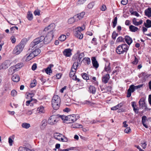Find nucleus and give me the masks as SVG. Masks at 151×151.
<instances>
[{
  "label": "nucleus",
  "instance_id": "obj_48",
  "mask_svg": "<svg viewBox=\"0 0 151 151\" xmlns=\"http://www.w3.org/2000/svg\"><path fill=\"white\" fill-rule=\"evenodd\" d=\"M118 35V33H116L115 32H114L112 34V37L113 39L115 40L116 39V37Z\"/></svg>",
  "mask_w": 151,
  "mask_h": 151
},
{
  "label": "nucleus",
  "instance_id": "obj_13",
  "mask_svg": "<svg viewBox=\"0 0 151 151\" xmlns=\"http://www.w3.org/2000/svg\"><path fill=\"white\" fill-rule=\"evenodd\" d=\"M54 137L55 138L59 141H62V137L63 135L60 133H55L54 134Z\"/></svg>",
  "mask_w": 151,
  "mask_h": 151
},
{
  "label": "nucleus",
  "instance_id": "obj_47",
  "mask_svg": "<svg viewBox=\"0 0 151 151\" xmlns=\"http://www.w3.org/2000/svg\"><path fill=\"white\" fill-rule=\"evenodd\" d=\"M117 17H115L114 21L113 22V28L115 27L116 26L117 23Z\"/></svg>",
  "mask_w": 151,
  "mask_h": 151
},
{
  "label": "nucleus",
  "instance_id": "obj_52",
  "mask_svg": "<svg viewBox=\"0 0 151 151\" xmlns=\"http://www.w3.org/2000/svg\"><path fill=\"white\" fill-rule=\"evenodd\" d=\"M131 132V130L129 127H127L124 130V132L126 133H128Z\"/></svg>",
  "mask_w": 151,
  "mask_h": 151
},
{
  "label": "nucleus",
  "instance_id": "obj_36",
  "mask_svg": "<svg viewBox=\"0 0 151 151\" xmlns=\"http://www.w3.org/2000/svg\"><path fill=\"white\" fill-rule=\"evenodd\" d=\"M22 126L24 128L27 129L30 127V125L29 123H24L22 124Z\"/></svg>",
  "mask_w": 151,
  "mask_h": 151
},
{
  "label": "nucleus",
  "instance_id": "obj_64",
  "mask_svg": "<svg viewBox=\"0 0 151 151\" xmlns=\"http://www.w3.org/2000/svg\"><path fill=\"white\" fill-rule=\"evenodd\" d=\"M143 84H142L139 85L137 86H134V90L135 89H137L138 88H139L142 87L143 86Z\"/></svg>",
  "mask_w": 151,
  "mask_h": 151
},
{
  "label": "nucleus",
  "instance_id": "obj_37",
  "mask_svg": "<svg viewBox=\"0 0 151 151\" xmlns=\"http://www.w3.org/2000/svg\"><path fill=\"white\" fill-rule=\"evenodd\" d=\"M29 95L31 98V99L27 101H26V105L27 106H28L30 103V102H32L33 100V99L32 98L33 96V94L32 93H29Z\"/></svg>",
  "mask_w": 151,
  "mask_h": 151
},
{
  "label": "nucleus",
  "instance_id": "obj_5",
  "mask_svg": "<svg viewBox=\"0 0 151 151\" xmlns=\"http://www.w3.org/2000/svg\"><path fill=\"white\" fill-rule=\"evenodd\" d=\"M44 41V36H41L35 39L30 44V47H34L40 42Z\"/></svg>",
  "mask_w": 151,
  "mask_h": 151
},
{
  "label": "nucleus",
  "instance_id": "obj_33",
  "mask_svg": "<svg viewBox=\"0 0 151 151\" xmlns=\"http://www.w3.org/2000/svg\"><path fill=\"white\" fill-rule=\"evenodd\" d=\"M110 65V63H109V64L107 66L106 65L104 68V70L105 71L107 72L108 73H110L111 71V68Z\"/></svg>",
  "mask_w": 151,
  "mask_h": 151
},
{
  "label": "nucleus",
  "instance_id": "obj_56",
  "mask_svg": "<svg viewBox=\"0 0 151 151\" xmlns=\"http://www.w3.org/2000/svg\"><path fill=\"white\" fill-rule=\"evenodd\" d=\"M138 60L135 56H134V60L132 62V63L134 64H137L138 62Z\"/></svg>",
  "mask_w": 151,
  "mask_h": 151
},
{
  "label": "nucleus",
  "instance_id": "obj_26",
  "mask_svg": "<svg viewBox=\"0 0 151 151\" xmlns=\"http://www.w3.org/2000/svg\"><path fill=\"white\" fill-rule=\"evenodd\" d=\"M27 55H28L27 57L26 58V60L27 61H29V60L32 59L33 58L35 57L34 55L33 54L32 52H30L28 54V52H27Z\"/></svg>",
  "mask_w": 151,
  "mask_h": 151
},
{
  "label": "nucleus",
  "instance_id": "obj_30",
  "mask_svg": "<svg viewBox=\"0 0 151 151\" xmlns=\"http://www.w3.org/2000/svg\"><path fill=\"white\" fill-rule=\"evenodd\" d=\"M89 91L93 94H95L96 91L95 87L93 86H90L89 88Z\"/></svg>",
  "mask_w": 151,
  "mask_h": 151
},
{
  "label": "nucleus",
  "instance_id": "obj_43",
  "mask_svg": "<svg viewBox=\"0 0 151 151\" xmlns=\"http://www.w3.org/2000/svg\"><path fill=\"white\" fill-rule=\"evenodd\" d=\"M78 65L77 63H76V62H75L72 66L71 69L76 71V69Z\"/></svg>",
  "mask_w": 151,
  "mask_h": 151
},
{
  "label": "nucleus",
  "instance_id": "obj_8",
  "mask_svg": "<svg viewBox=\"0 0 151 151\" xmlns=\"http://www.w3.org/2000/svg\"><path fill=\"white\" fill-rule=\"evenodd\" d=\"M27 41V40L26 38H23L21 40L19 45V52L23 50Z\"/></svg>",
  "mask_w": 151,
  "mask_h": 151
},
{
  "label": "nucleus",
  "instance_id": "obj_42",
  "mask_svg": "<svg viewBox=\"0 0 151 151\" xmlns=\"http://www.w3.org/2000/svg\"><path fill=\"white\" fill-rule=\"evenodd\" d=\"M85 28V26L83 25L82 27H78L76 29V31H79L80 32H81V31L84 30Z\"/></svg>",
  "mask_w": 151,
  "mask_h": 151
},
{
  "label": "nucleus",
  "instance_id": "obj_7",
  "mask_svg": "<svg viewBox=\"0 0 151 151\" xmlns=\"http://www.w3.org/2000/svg\"><path fill=\"white\" fill-rule=\"evenodd\" d=\"M55 27V24H50L47 27L45 28L44 30L45 31H47L48 30H50V31L49 32H52L53 34H54L55 30H54Z\"/></svg>",
  "mask_w": 151,
  "mask_h": 151
},
{
  "label": "nucleus",
  "instance_id": "obj_16",
  "mask_svg": "<svg viewBox=\"0 0 151 151\" xmlns=\"http://www.w3.org/2000/svg\"><path fill=\"white\" fill-rule=\"evenodd\" d=\"M71 50L70 49H67L65 50L63 52L64 55L66 57L70 56L71 55Z\"/></svg>",
  "mask_w": 151,
  "mask_h": 151
},
{
  "label": "nucleus",
  "instance_id": "obj_20",
  "mask_svg": "<svg viewBox=\"0 0 151 151\" xmlns=\"http://www.w3.org/2000/svg\"><path fill=\"white\" fill-rule=\"evenodd\" d=\"M145 15L148 17H151V8H148L145 11Z\"/></svg>",
  "mask_w": 151,
  "mask_h": 151
},
{
  "label": "nucleus",
  "instance_id": "obj_27",
  "mask_svg": "<svg viewBox=\"0 0 151 151\" xmlns=\"http://www.w3.org/2000/svg\"><path fill=\"white\" fill-rule=\"evenodd\" d=\"M147 120V118L146 116H144L142 117V124H143V125L146 128H148V127L147 125H146V124L145 123Z\"/></svg>",
  "mask_w": 151,
  "mask_h": 151
},
{
  "label": "nucleus",
  "instance_id": "obj_11",
  "mask_svg": "<svg viewBox=\"0 0 151 151\" xmlns=\"http://www.w3.org/2000/svg\"><path fill=\"white\" fill-rule=\"evenodd\" d=\"M10 61L9 60H6L5 61L1 64V68L2 69H5L10 66Z\"/></svg>",
  "mask_w": 151,
  "mask_h": 151
},
{
  "label": "nucleus",
  "instance_id": "obj_32",
  "mask_svg": "<svg viewBox=\"0 0 151 151\" xmlns=\"http://www.w3.org/2000/svg\"><path fill=\"white\" fill-rule=\"evenodd\" d=\"M144 25L145 27L149 28L151 27V20L149 19H147L146 20V22L144 23Z\"/></svg>",
  "mask_w": 151,
  "mask_h": 151
},
{
  "label": "nucleus",
  "instance_id": "obj_61",
  "mask_svg": "<svg viewBox=\"0 0 151 151\" xmlns=\"http://www.w3.org/2000/svg\"><path fill=\"white\" fill-rule=\"evenodd\" d=\"M37 67V64L36 63H34L32 66V70H35L36 69Z\"/></svg>",
  "mask_w": 151,
  "mask_h": 151
},
{
  "label": "nucleus",
  "instance_id": "obj_31",
  "mask_svg": "<svg viewBox=\"0 0 151 151\" xmlns=\"http://www.w3.org/2000/svg\"><path fill=\"white\" fill-rule=\"evenodd\" d=\"M120 45H121L122 49L124 50V52H127L129 48V47L128 45L126 44H122Z\"/></svg>",
  "mask_w": 151,
  "mask_h": 151
},
{
  "label": "nucleus",
  "instance_id": "obj_28",
  "mask_svg": "<svg viewBox=\"0 0 151 151\" xmlns=\"http://www.w3.org/2000/svg\"><path fill=\"white\" fill-rule=\"evenodd\" d=\"M19 45H18L16 46L14 48L13 51V53L16 55L19 54Z\"/></svg>",
  "mask_w": 151,
  "mask_h": 151
},
{
  "label": "nucleus",
  "instance_id": "obj_58",
  "mask_svg": "<svg viewBox=\"0 0 151 151\" xmlns=\"http://www.w3.org/2000/svg\"><path fill=\"white\" fill-rule=\"evenodd\" d=\"M12 42L13 43H14L16 41V39L14 36H12L11 38Z\"/></svg>",
  "mask_w": 151,
  "mask_h": 151
},
{
  "label": "nucleus",
  "instance_id": "obj_41",
  "mask_svg": "<svg viewBox=\"0 0 151 151\" xmlns=\"http://www.w3.org/2000/svg\"><path fill=\"white\" fill-rule=\"evenodd\" d=\"M122 106L121 104H118L117 105L114 106L111 108V109L113 110H115L120 108Z\"/></svg>",
  "mask_w": 151,
  "mask_h": 151
},
{
  "label": "nucleus",
  "instance_id": "obj_1",
  "mask_svg": "<svg viewBox=\"0 0 151 151\" xmlns=\"http://www.w3.org/2000/svg\"><path fill=\"white\" fill-rule=\"evenodd\" d=\"M52 106L55 110L58 109L60 104V99L59 96L54 95L52 100Z\"/></svg>",
  "mask_w": 151,
  "mask_h": 151
},
{
  "label": "nucleus",
  "instance_id": "obj_57",
  "mask_svg": "<svg viewBox=\"0 0 151 151\" xmlns=\"http://www.w3.org/2000/svg\"><path fill=\"white\" fill-rule=\"evenodd\" d=\"M106 91L107 92H110L112 89V87L111 86H108L106 88Z\"/></svg>",
  "mask_w": 151,
  "mask_h": 151
},
{
  "label": "nucleus",
  "instance_id": "obj_44",
  "mask_svg": "<svg viewBox=\"0 0 151 151\" xmlns=\"http://www.w3.org/2000/svg\"><path fill=\"white\" fill-rule=\"evenodd\" d=\"M37 110L39 111V112L41 113H44L45 112L44 107L42 106L38 107L37 109Z\"/></svg>",
  "mask_w": 151,
  "mask_h": 151
},
{
  "label": "nucleus",
  "instance_id": "obj_23",
  "mask_svg": "<svg viewBox=\"0 0 151 151\" xmlns=\"http://www.w3.org/2000/svg\"><path fill=\"white\" fill-rule=\"evenodd\" d=\"M74 35L76 37L80 39H82L83 37V35L79 31H75Z\"/></svg>",
  "mask_w": 151,
  "mask_h": 151
},
{
  "label": "nucleus",
  "instance_id": "obj_55",
  "mask_svg": "<svg viewBox=\"0 0 151 151\" xmlns=\"http://www.w3.org/2000/svg\"><path fill=\"white\" fill-rule=\"evenodd\" d=\"M118 42H123L124 41V39L122 37H119L117 39Z\"/></svg>",
  "mask_w": 151,
  "mask_h": 151
},
{
  "label": "nucleus",
  "instance_id": "obj_19",
  "mask_svg": "<svg viewBox=\"0 0 151 151\" xmlns=\"http://www.w3.org/2000/svg\"><path fill=\"white\" fill-rule=\"evenodd\" d=\"M85 14V13L84 12H82L80 14H77V15H75L74 17H76L77 19L76 20L78 21L82 19Z\"/></svg>",
  "mask_w": 151,
  "mask_h": 151
},
{
  "label": "nucleus",
  "instance_id": "obj_24",
  "mask_svg": "<svg viewBox=\"0 0 151 151\" xmlns=\"http://www.w3.org/2000/svg\"><path fill=\"white\" fill-rule=\"evenodd\" d=\"M116 52L117 53L119 54H123L125 52L124 50L122 49L121 45H120L119 46L117 47L116 49Z\"/></svg>",
  "mask_w": 151,
  "mask_h": 151
},
{
  "label": "nucleus",
  "instance_id": "obj_34",
  "mask_svg": "<svg viewBox=\"0 0 151 151\" xmlns=\"http://www.w3.org/2000/svg\"><path fill=\"white\" fill-rule=\"evenodd\" d=\"M76 17H74V16L72 18L69 19L68 20V23L69 24H72L76 20Z\"/></svg>",
  "mask_w": 151,
  "mask_h": 151
},
{
  "label": "nucleus",
  "instance_id": "obj_54",
  "mask_svg": "<svg viewBox=\"0 0 151 151\" xmlns=\"http://www.w3.org/2000/svg\"><path fill=\"white\" fill-rule=\"evenodd\" d=\"M87 62V64L88 65L89 64L91 63V60L90 58H85L83 59Z\"/></svg>",
  "mask_w": 151,
  "mask_h": 151
},
{
  "label": "nucleus",
  "instance_id": "obj_3",
  "mask_svg": "<svg viewBox=\"0 0 151 151\" xmlns=\"http://www.w3.org/2000/svg\"><path fill=\"white\" fill-rule=\"evenodd\" d=\"M54 34L52 32H48L45 37L44 36L43 42L45 44H47L50 43L52 40L54 36Z\"/></svg>",
  "mask_w": 151,
  "mask_h": 151
},
{
  "label": "nucleus",
  "instance_id": "obj_6",
  "mask_svg": "<svg viewBox=\"0 0 151 151\" xmlns=\"http://www.w3.org/2000/svg\"><path fill=\"white\" fill-rule=\"evenodd\" d=\"M36 47V46L33 47H30L29 50L27 51L28 54L30 52H32L35 57L38 55L41 52V50L39 49H35V48Z\"/></svg>",
  "mask_w": 151,
  "mask_h": 151
},
{
  "label": "nucleus",
  "instance_id": "obj_15",
  "mask_svg": "<svg viewBox=\"0 0 151 151\" xmlns=\"http://www.w3.org/2000/svg\"><path fill=\"white\" fill-rule=\"evenodd\" d=\"M54 66L52 64L49 65L45 69V73L47 74H50L52 73L51 68Z\"/></svg>",
  "mask_w": 151,
  "mask_h": 151
},
{
  "label": "nucleus",
  "instance_id": "obj_62",
  "mask_svg": "<svg viewBox=\"0 0 151 151\" xmlns=\"http://www.w3.org/2000/svg\"><path fill=\"white\" fill-rule=\"evenodd\" d=\"M128 2V0H122L121 3V4L123 5H126Z\"/></svg>",
  "mask_w": 151,
  "mask_h": 151
},
{
  "label": "nucleus",
  "instance_id": "obj_45",
  "mask_svg": "<svg viewBox=\"0 0 151 151\" xmlns=\"http://www.w3.org/2000/svg\"><path fill=\"white\" fill-rule=\"evenodd\" d=\"M66 36L64 35H61L59 38V40L61 41H63L66 39Z\"/></svg>",
  "mask_w": 151,
  "mask_h": 151
},
{
  "label": "nucleus",
  "instance_id": "obj_59",
  "mask_svg": "<svg viewBox=\"0 0 151 151\" xmlns=\"http://www.w3.org/2000/svg\"><path fill=\"white\" fill-rule=\"evenodd\" d=\"M10 106L12 108H16L18 106V105L17 104H16L14 103L12 104V103H10Z\"/></svg>",
  "mask_w": 151,
  "mask_h": 151
},
{
  "label": "nucleus",
  "instance_id": "obj_4",
  "mask_svg": "<svg viewBox=\"0 0 151 151\" xmlns=\"http://www.w3.org/2000/svg\"><path fill=\"white\" fill-rule=\"evenodd\" d=\"M67 121L68 122V123H71L76 121L79 118V116L78 114H72L69 115L67 116Z\"/></svg>",
  "mask_w": 151,
  "mask_h": 151
},
{
  "label": "nucleus",
  "instance_id": "obj_25",
  "mask_svg": "<svg viewBox=\"0 0 151 151\" xmlns=\"http://www.w3.org/2000/svg\"><path fill=\"white\" fill-rule=\"evenodd\" d=\"M47 122L46 120L44 119L42 121V124L40 126L41 129L42 130L44 129L47 125Z\"/></svg>",
  "mask_w": 151,
  "mask_h": 151
},
{
  "label": "nucleus",
  "instance_id": "obj_40",
  "mask_svg": "<svg viewBox=\"0 0 151 151\" xmlns=\"http://www.w3.org/2000/svg\"><path fill=\"white\" fill-rule=\"evenodd\" d=\"M76 72V70H73L71 69L69 74L70 77L74 78L75 76H75V74Z\"/></svg>",
  "mask_w": 151,
  "mask_h": 151
},
{
  "label": "nucleus",
  "instance_id": "obj_10",
  "mask_svg": "<svg viewBox=\"0 0 151 151\" xmlns=\"http://www.w3.org/2000/svg\"><path fill=\"white\" fill-rule=\"evenodd\" d=\"M134 91V85H131L127 90V98L130 97L131 95L132 92H133Z\"/></svg>",
  "mask_w": 151,
  "mask_h": 151
},
{
  "label": "nucleus",
  "instance_id": "obj_53",
  "mask_svg": "<svg viewBox=\"0 0 151 151\" xmlns=\"http://www.w3.org/2000/svg\"><path fill=\"white\" fill-rule=\"evenodd\" d=\"M17 94V92L15 90H13L11 91V95L13 96H15Z\"/></svg>",
  "mask_w": 151,
  "mask_h": 151
},
{
  "label": "nucleus",
  "instance_id": "obj_18",
  "mask_svg": "<svg viewBox=\"0 0 151 151\" xmlns=\"http://www.w3.org/2000/svg\"><path fill=\"white\" fill-rule=\"evenodd\" d=\"M137 19L135 18H133L132 20L133 24L135 26H138L141 24L143 22V20H140L138 22Z\"/></svg>",
  "mask_w": 151,
  "mask_h": 151
},
{
  "label": "nucleus",
  "instance_id": "obj_21",
  "mask_svg": "<svg viewBox=\"0 0 151 151\" xmlns=\"http://www.w3.org/2000/svg\"><path fill=\"white\" fill-rule=\"evenodd\" d=\"M73 60L75 62H76V63H77L78 64H81L82 61L81 60V59L80 58H79L76 55H75L73 57Z\"/></svg>",
  "mask_w": 151,
  "mask_h": 151
},
{
  "label": "nucleus",
  "instance_id": "obj_38",
  "mask_svg": "<svg viewBox=\"0 0 151 151\" xmlns=\"http://www.w3.org/2000/svg\"><path fill=\"white\" fill-rule=\"evenodd\" d=\"M27 18L29 20H31L33 19V15L30 11H28L27 13Z\"/></svg>",
  "mask_w": 151,
  "mask_h": 151
},
{
  "label": "nucleus",
  "instance_id": "obj_17",
  "mask_svg": "<svg viewBox=\"0 0 151 151\" xmlns=\"http://www.w3.org/2000/svg\"><path fill=\"white\" fill-rule=\"evenodd\" d=\"M124 39L126 42L129 45L133 41L132 38L128 36H126L124 38Z\"/></svg>",
  "mask_w": 151,
  "mask_h": 151
},
{
  "label": "nucleus",
  "instance_id": "obj_63",
  "mask_svg": "<svg viewBox=\"0 0 151 151\" xmlns=\"http://www.w3.org/2000/svg\"><path fill=\"white\" fill-rule=\"evenodd\" d=\"M13 141L12 139H11V137H9V141L8 142L9 144L10 145L12 146V142Z\"/></svg>",
  "mask_w": 151,
  "mask_h": 151
},
{
  "label": "nucleus",
  "instance_id": "obj_60",
  "mask_svg": "<svg viewBox=\"0 0 151 151\" xmlns=\"http://www.w3.org/2000/svg\"><path fill=\"white\" fill-rule=\"evenodd\" d=\"M106 9V6L104 5H103L101 7V10L102 11H105Z\"/></svg>",
  "mask_w": 151,
  "mask_h": 151
},
{
  "label": "nucleus",
  "instance_id": "obj_39",
  "mask_svg": "<svg viewBox=\"0 0 151 151\" xmlns=\"http://www.w3.org/2000/svg\"><path fill=\"white\" fill-rule=\"evenodd\" d=\"M83 78L86 80L89 79V76L88 74L86 73H83L81 74Z\"/></svg>",
  "mask_w": 151,
  "mask_h": 151
},
{
  "label": "nucleus",
  "instance_id": "obj_22",
  "mask_svg": "<svg viewBox=\"0 0 151 151\" xmlns=\"http://www.w3.org/2000/svg\"><path fill=\"white\" fill-rule=\"evenodd\" d=\"M19 70V69H17L14 67H11L9 69L8 73L9 74H12L18 71Z\"/></svg>",
  "mask_w": 151,
  "mask_h": 151
},
{
  "label": "nucleus",
  "instance_id": "obj_12",
  "mask_svg": "<svg viewBox=\"0 0 151 151\" xmlns=\"http://www.w3.org/2000/svg\"><path fill=\"white\" fill-rule=\"evenodd\" d=\"M92 62L93 67L97 68L99 66V64L96 60L95 57H93L91 58Z\"/></svg>",
  "mask_w": 151,
  "mask_h": 151
},
{
  "label": "nucleus",
  "instance_id": "obj_50",
  "mask_svg": "<svg viewBox=\"0 0 151 151\" xmlns=\"http://www.w3.org/2000/svg\"><path fill=\"white\" fill-rule=\"evenodd\" d=\"M40 10H36L34 12V15L35 16H39L40 15Z\"/></svg>",
  "mask_w": 151,
  "mask_h": 151
},
{
  "label": "nucleus",
  "instance_id": "obj_29",
  "mask_svg": "<svg viewBox=\"0 0 151 151\" xmlns=\"http://www.w3.org/2000/svg\"><path fill=\"white\" fill-rule=\"evenodd\" d=\"M129 30L132 32H135L138 30V29L137 27L132 25H131L129 27Z\"/></svg>",
  "mask_w": 151,
  "mask_h": 151
},
{
  "label": "nucleus",
  "instance_id": "obj_9",
  "mask_svg": "<svg viewBox=\"0 0 151 151\" xmlns=\"http://www.w3.org/2000/svg\"><path fill=\"white\" fill-rule=\"evenodd\" d=\"M145 100L144 98L141 99L139 102V105L140 108L143 109L144 107V109L147 110V108L146 104L145 103Z\"/></svg>",
  "mask_w": 151,
  "mask_h": 151
},
{
  "label": "nucleus",
  "instance_id": "obj_46",
  "mask_svg": "<svg viewBox=\"0 0 151 151\" xmlns=\"http://www.w3.org/2000/svg\"><path fill=\"white\" fill-rule=\"evenodd\" d=\"M94 5V2H91L88 4L87 5V7L89 9H91L93 7Z\"/></svg>",
  "mask_w": 151,
  "mask_h": 151
},
{
  "label": "nucleus",
  "instance_id": "obj_14",
  "mask_svg": "<svg viewBox=\"0 0 151 151\" xmlns=\"http://www.w3.org/2000/svg\"><path fill=\"white\" fill-rule=\"evenodd\" d=\"M110 78L109 75L107 74L103 77L102 81L105 84L106 83L108 82Z\"/></svg>",
  "mask_w": 151,
  "mask_h": 151
},
{
  "label": "nucleus",
  "instance_id": "obj_2",
  "mask_svg": "<svg viewBox=\"0 0 151 151\" xmlns=\"http://www.w3.org/2000/svg\"><path fill=\"white\" fill-rule=\"evenodd\" d=\"M59 115H53L50 116L48 120V123L53 125L57 123L58 121Z\"/></svg>",
  "mask_w": 151,
  "mask_h": 151
},
{
  "label": "nucleus",
  "instance_id": "obj_35",
  "mask_svg": "<svg viewBox=\"0 0 151 151\" xmlns=\"http://www.w3.org/2000/svg\"><path fill=\"white\" fill-rule=\"evenodd\" d=\"M12 79L14 82H17L19 81V76L15 74L13 76Z\"/></svg>",
  "mask_w": 151,
  "mask_h": 151
},
{
  "label": "nucleus",
  "instance_id": "obj_49",
  "mask_svg": "<svg viewBox=\"0 0 151 151\" xmlns=\"http://www.w3.org/2000/svg\"><path fill=\"white\" fill-rule=\"evenodd\" d=\"M60 117L63 120L67 121V116L64 115H59V118Z\"/></svg>",
  "mask_w": 151,
  "mask_h": 151
},
{
  "label": "nucleus",
  "instance_id": "obj_51",
  "mask_svg": "<svg viewBox=\"0 0 151 151\" xmlns=\"http://www.w3.org/2000/svg\"><path fill=\"white\" fill-rule=\"evenodd\" d=\"M28 148L24 147H19V150L20 151H27Z\"/></svg>",
  "mask_w": 151,
  "mask_h": 151
}]
</instances>
